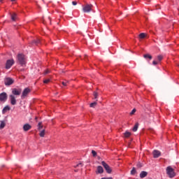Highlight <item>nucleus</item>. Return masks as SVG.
<instances>
[{
	"label": "nucleus",
	"instance_id": "nucleus-10",
	"mask_svg": "<svg viewBox=\"0 0 179 179\" xmlns=\"http://www.w3.org/2000/svg\"><path fill=\"white\" fill-rule=\"evenodd\" d=\"M9 97L11 106H16V103H17L16 101V96H15V95L10 94Z\"/></svg>",
	"mask_w": 179,
	"mask_h": 179
},
{
	"label": "nucleus",
	"instance_id": "nucleus-15",
	"mask_svg": "<svg viewBox=\"0 0 179 179\" xmlns=\"http://www.w3.org/2000/svg\"><path fill=\"white\" fill-rule=\"evenodd\" d=\"M148 176V172L143 171L140 173V178H145Z\"/></svg>",
	"mask_w": 179,
	"mask_h": 179
},
{
	"label": "nucleus",
	"instance_id": "nucleus-1",
	"mask_svg": "<svg viewBox=\"0 0 179 179\" xmlns=\"http://www.w3.org/2000/svg\"><path fill=\"white\" fill-rule=\"evenodd\" d=\"M166 174H168L169 178H174L176 177V172H174V169L171 166L166 168Z\"/></svg>",
	"mask_w": 179,
	"mask_h": 179
},
{
	"label": "nucleus",
	"instance_id": "nucleus-12",
	"mask_svg": "<svg viewBox=\"0 0 179 179\" xmlns=\"http://www.w3.org/2000/svg\"><path fill=\"white\" fill-rule=\"evenodd\" d=\"M162 155V153L160 152V151L157 150H155L153 151V156L155 159H157V157H159V156Z\"/></svg>",
	"mask_w": 179,
	"mask_h": 179
},
{
	"label": "nucleus",
	"instance_id": "nucleus-25",
	"mask_svg": "<svg viewBox=\"0 0 179 179\" xmlns=\"http://www.w3.org/2000/svg\"><path fill=\"white\" fill-rule=\"evenodd\" d=\"M138 37H139V38H145V37H146V34L141 33L139 34Z\"/></svg>",
	"mask_w": 179,
	"mask_h": 179
},
{
	"label": "nucleus",
	"instance_id": "nucleus-26",
	"mask_svg": "<svg viewBox=\"0 0 179 179\" xmlns=\"http://www.w3.org/2000/svg\"><path fill=\"white\" fill-rule=\"evenodd\" d=\"M97 106V102H93L92 103H90V107L94 108V107Z\"/></svg>",
	"mask_w": 179,
	"mask_h": 179
},
{
	"label": "nucleus",
	"instance_id": "nucleus-19",
	"mask_svg": "<svg viewBox=\"0 0 179 179\" xmlns=\"http://www.w3.org/2000/svg\"><path fill=\"white\" fill-rule=\"evenodd\" d=\"M124 138H129L131 136V132L126 131L124 133Z\"/></svg>",
	"mask_w": 179,
	"mask_h": 179
},
{
	"label": "nucleus",
	"instance_id": "nucleus-13",
	"mask_svg": "<svg viewBox=\"0 0 179 179\" xmlns=\"http://www.w3.org/2000/svg\"><path fill=\"white\" fill-rule=\"evenodd\" d=\"M10 110V106H5L3 110H2V113L5 114L7 111H9Z\"/></svg>",
	"mask_w": 179,
	"mask_h": 179
},
{
	"label": "nucleus",
	"instance_id": "nucleus-21",
	"mask_svg": "<svg viewBox=\"0 0 179 179\" xmlns=\"http://www.w3.org/2000/svg\"><path fill=\"white\" fill-rule=\"evenodd\" d=\"M16 13H13V14H11V20L15 22V20H16Z\"/></svg>",
	"mask_w": 179,
	"mask_h": 179
},
{
	"label": "nucleus",
	"instance_id": "nucleus-4",
	"mask_svg": "<svg viewBox=\"0 0 179 179\" xmlns=\"http://www.w3.org/2000/svg\"><path fill=\"white\" fill-rule=\"evenodd\" d=\"M101 164L108 174H111V173H113V169H111V167H110L109 165L106 163V162H101Z\"/></svg>",
	"mask_w": 179,
	"mask_h": 179
},
{
	"label": "nucleus",
	"instance_id": "nucleus-9",
	"mask_svg": "<svg viewBox=\"0 0 179 179\" xmlns=\"http://www.w3.org/2000/svg\"><path fill=\"white\" fill-rule=\"evenodd\" d=\"M8 100V94L6 92H2L0 94V101H6Z\"/></svg>",
	"mask_w": 179,
	"mask_h": 179
},
{
	"label": "nucleus",
	"instance_id": "nucleus-34",
	"mask_svg": "<svg viewBox=\"0 0 179 179\" xmlns=\"http://www.w3.org/2000/svg\"><path fill=\"white\" fill-rule=\"evenodd\" d=\"M72 5H73L74 6H76V5H78V2L76 1H72Z\"/></svg>",
	"mask_w": 179,
	"mask_h": 179
},
{
	"label": "nucleus",
	"instance_id": "nucleus-8",
	"mask_svg": "<svg viewBox=\"0 0 179 179\" xmlns=\"http://www.w3.org/2000/svg\"><path fill=\"white\" fill-rule=\"evenodd\" d=\"M13 64H15V61L13 59L7 60L6 63V69H10Z\"/></svg>",
	"mask_w": 179,
	"mask_h": 179
},
{
	"label": "nucleus",
	"instance_id": "nucleus-31",
	"mask_svg": "<svg viewBox=\"0 0 179 179\" xmlns=\"http://www.w3.org/2000/svg\"><path fill=\"white\" fill-rule=\"evenodd\" d=\"M136 113V109L134 108L130 113V115H134Z\"/></svg>",
	"mask_w": 179,
	"mask_h": 179
},
{
	"label": "nucleus",
	"instance_id": "nucleus-17",
	"mask_svg": "<svg viewBox=\"0 0 179 179\" xmlns=\"http://www.w3.org/2000/svg\"><path fill=\"white\" fill-rule=\"evenodd\" d=\"M0 124V129H3L5 128V126L6 125V123H5V121L1 120Z\"/></svg>",
	"mask_w": 179,
	"mask_h": 179
},
{
	"label": "nucleus",
	"instance_id": "nucleus-28",
	"mask_svg": "<svg viewBox=\"0 0 179 179\" xmlns=\"http://www.w3.org/2000/svg\"><path fill=\"white\" fill-rule=\"evenodd\" d=\"M136 166L138 169H141V167H143V164L138 162Z\"/></svg>",
	"mask_w": 179,
	"mask_h": 179
},
{
	"label": "nucleus",
	"instance_id": "nucleus-36",
	"mask_svg": "<svg viewBox=\"0 0 179 179\" xmlns=\"http://www.w3.org/2000/svg\"><path fill=\"white\" fill-rule=\"evenodd\" d=\"M46 22H48V23H51V17H48Z\"/></svg>",
	"mask_w": 179,
	"mask_h": 179
},
{
	"label": "nucleus",
	"instance_id": "nucleus-5",
	"mask_svg": "<svg viewBox=\"0 0 179 179\" xmlns=\"http://www.w3.org/2000/svg\"><path fill=\"white\" fill-rule=\"evenodd\" d=\"M13 83H15L14 79L9 77L4 78V85L6 86H10V85H13Z\"/></svg>",
	"mask_w": 179,
	"mask_h": 179
},
{
	"label": "nucleus",
	"instance_id": "nucleus-24",
	"mask_svg": "<svg viewBox=\"0 0 179 179\" xmlns=\"http://www.w3.org/2000/svg\"><path fill=\"white\" fill-rule=\"evenodd\" d=\"M131 176H135V174H136V169L135 167H133L132 170L131 171Z\"/></svg>",
	"mask_w": 179,
	"mask_h": 179
},
{
	"label": "nucleus",
	"instance_id": "nucleus-11",
	"mask_svg": "<svg viewBox=\"0 0 179 179\" xmlns=\"http://www.w3.org/2000/svg\"><path fill=\"white\" fill-rule=\"evenodd\" d=\"M30 129H31V125H30L29 124H25L23 126V130L25 132H27V131H30Z\"/></svg>",
	"mask_w": 179,
	"mask_h": 179
},
{
	"label": "nucleus",
	"instance_id": "nucleus-35",
	"mask_svg": "<svg viewBox=\"0 0 179 179\" xmlns=\"http://www.w3.org/2000/svg\"><path fill=\"white\" fill-rule=\"evenodd\" d=\"M50 80V79L44 80L43 83H49Z\"/></svg>",
	"mask_w": 179,
	"mask_h": 179
},
{
	"label": "nucleus",
	"instance_id": "nucleus-27",
	"mask_svg": "<svg viewBox=\"0 0 179 179\" xmlns=\"http://www.w3.org/2000/svg\"><path fill=\"white\" fill-rule=\"evenodd\" d=\"M38 131H41L43 129V124L41 122H39L38 124Z\"/></svg>",
	"mask_w": 179,
	"mask_h": 179
},
{
	"label": "nucleus",
	"instance_id": "nucleus-7",
	"mask_svg": "<svg viewBox=\"0 0 179 179\" xmlns=\"http://www.w3.org/2000/svg\"><path fill=\"white\" fill-rule=\"evenodd\" d=\"M13 96H20L22 94V89L13 88L12 90Z\"/></svg>",
	"mask_w": 179,
	"mask_h": 179
},
{
	"label": "nucleus",
	"instance_id": "nucleus-2",
	"mask_svg": "<svg viewBox=\"0 0 179 179\" xmlns=\"http://www.w3.org/2000/svg\"><path fill=\"white\" fill-rule=\"evenodd\" d=\"M17 62L20 65H22V66H23V65H26V59L24 58L23 54H18Z\"/></svg>",
	"mask_w": 179,
	"mask_h": 179
},
{
	"label": "nucleus",
	"instance_id": "nucleus-3",
	"mask_svg": "<svg viewBox=\"0 0 179 179\" xmlns=\"http://www.w3.org/2000/svg\"><path fill=\"white\" fill-rule=\"evenodd\" d=\"M92 9H93V6L92 4L87 3L83 6V12H84V13L92 12Z\"/></svg>",
	"mask_w": 179,
	"mask_h": 179
},
{
	"label": "nucleus",
	"instance_id": "nucleus-23",
	"mask_svg": "<svg viewBox=\"0 0 179 179\" xmlns=\"http://www.w3.org/2000/svg\"><path fill=\"white\" fill-rule=\"evenodd\" d=\"M33 44H35V45H38V44H40V39H37L36 41L34 40L32 41Z\"/></svg>",
	"mask_w": 179,
	"mask_h": 179
},
{
	"label": "nucleus",
	"instance_id": "nucleus-32",
	"mask_svg": "<svg viewBox=\"0 0 179 179\" xmlns=\"http://www.w3.org/2000/svg\"><path fill=\"white\" fill-rule=\"evenodd\" d=\"M92 153L94 157H96L97 156V152L94 150H92Z\"/></svg>",
	"mask_w": 179,
	"mask_h": 179
},
{
	"label": "nucleus",
	"instance_id": "nucleus-6",
	"mask_svg": "<svg viewBox=\"0 0 179 179\" xmlns=\"http://www.w3.org/2000/svg\"><path fill=\"white\" fill-rule=\"evenodd\" d=\"M30 92H31V90H30V88H25L22 92L21 99H24L25 97H27V94H29Z\"/></svg>",
	"mask_w": 179,
	"mask_h": 179
},
{
	"label": "nucleus",
	"instance_id": "nucleus-40",
	"mask_svg": "<svg viewBox=\"0 0 179 179\" xmlns=\"http://www.w3.org/2000/svg\"><path fill=\"white\" fill-rule=\"evenodd\" d=\"M16 0H10L11 2H15Z\"/></svg>",
	"mask_w": 179,
	"mask_h": 179
},
{
	"label": "nucleus",
	"instance_id": "nucleus-16",
	"mask_svg": "<svg viewBox=\"0 0 179 179\" xmlns=\"http://www.w3.org/2000/svg\"><path fill=\"white\" fill-rule=\"evenodd\" d=\"M39 131H40L39 136H41V138H44V136L45 135V130L42 129V130H39Z\"/></svg>",
	"mask_w": 179,
	"mask_h": 179
},
{
	"label": "nucleus",
	"instance_id": "nucleus-37",
	"mask_svg": "<svg viewBox=\"0 0 179 179\" xmlns=\"http://www.w3.org/2000/svg\"><path fill=\"white\" fill-rule=\"evenodd\" d=\"M48 73H50V70L45 71L44 75H47Z\"/></svg>",
	"mask_w": 179,
	"mask_h": 179
},
{
	"label": "nucleus",
	"instance_id": "nucleus-30",
	"mask_svg": "<svg viewBox=\"0 0 179 179\" xmlns=\"http://www.w3.org/2000/svg\"><path fill=\"white\" fill-rule=\"evenodd\" d=\"M68 83H69V82L68 81L62 82V84L63 85V86H68Z\"/></svg>",
	"mask_w": 179,
	"mask_h": 179
},
{
	"label": "nucleus",
	"instance_id": "nucleus-39",
	"mask_svg": "<svg viewBox=\"0 0 179 179\" xmlns=\"http://www.w3.org/2000/svg\"><path fill=\"white\" fill-rule=\"evenodd\" d=\"M101 179H113L112 177H109V178H102Z\"/></svg>",
	"mask_w": 179,
	"mask_h": 179
},
{
	"label": "nucleus",
	"instance_id": "nucleus-41",
	"mask_svg": "<svg viewBox=\"0 0 179 179\" xmlns=\"http://www.w3.org/2000/svg\"><path fill=\"white\" fill-rule=\"evenodd\" d=\"M45 22V19H43V22Z\"/></svg>",
	"mask_w": 179,
	"mask_h": 179
},
{
	"label": "nucleus",
	"instance_id": "nucleus-22",
	"mask_svg": "<svg viewBox=\"0 0 179 179\" xmlns=\"http://www.w3.org/2000/svg\"><path fill=\"white\" fill-rule=\"evenodd\" d=\"M139 127V124H138V123H136L135 125H134V128H133V131L134 132H136V131H138V127Z\"/></svg>",
	"mask_w": 179,
	"mask_h": 179
},
{
	"label": "nucleus",
	"instance_id": "nucleus-38",
	"mask_svg": "<svg viewBox=\"0 0 179 179\" xmlns=\"http://www.w3.org/2000/svg\"><path fill=\"white\" fill-rule=\"evenodd\" d=\"M152 65H157V62L153 61L152 62Z\"/></svg>",
	"mask_w": 179,
	"mask_h": 179
},
{
	"label": "nucleus",
	"instance_id": "nucleus-29",
	"mask_svg": "<svg viewBox=\"0 0 179 179\" xmlns=\"http://www.w3.org/2000/svg\"><path fill=\"white\" fill-rule=\"evenodd\" d=\"M162 59H163V55H158L157 60L160 62V61H162Z\"/></svg>",
	"mask_w": 179,
	"mask_h": 179
},
{
	"label": "nucleus",
	"instance_id": "nucleus-20",
	"mask_svg": "<svg viewBox=\"0 0 179 179\" xmlns=\"http://www.w3.org/2000/svg\"><path fill=\"white\" fill-rule=\"evenodd\" d=\"M143 57L145 59H152V55H149V54H146V55H143Z\"/></svg>",
	"mask_w": 179,
	"mask_h": 179
},
{
	"label": "nucleus",
	"instance_id": "nucleus-33",
	"mask_svg": "<svg viewBox=\"0 0 179 179\" xmlns=\"http://www.w3.org/2000/svg\"><path fill=\"white\" fill-rule=\"evenodd\" d=\"M98 96H99V94L96 92H94V97L95 99H97Z\"/></svg>",
	"mask_w": 179,
	"mask_h": 179
},
{
	"label": "nucleus",
	"instance_id": "nucleus-14",
	"mask_svg": "<svg viewBox=\"0 0 179 179\" xmlns=\"http://www.w3.org/2000/svg\"><path fill=\"white\" fill-rule=\"evenodd\" d=\"M97 172L99 173V174H103V173H104V169H103V166H99L97 167Z\"/></svg>",
	"mask_w": 179,
	"mask_h": 179
},
{
	"label": "nucleus",
	"instance_id": "nucleus-18",
	"mask_svg": "<svg viewBox=\"0 0 179 179\" xmlns=\"http://www.w3.org/2000/svg\"><path fill=\"white\" fill-rule=\"evenodd\" d=\"M76 169H81L83 167V164L82 162L78 163L77 165L74 166Z\"/></svg>",
	"mask_w": 179,
	"mask_h": 179
},
{
	"label": "nucleus",
	"instance_id": "nucleus-42",
	"mask_svg": "<svg viewBox=\"0 0 179 179\" xmlns=\"http://www.w3.org/2000/svg\"><path fill=\"white\" fill-rule=\"evenodd\" d=\"M0 2H2V0H0Z\"/></svg>",
	"mask_w": 179,
	"mask_h": 179
}]
</instances>
